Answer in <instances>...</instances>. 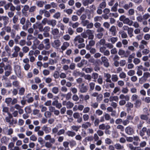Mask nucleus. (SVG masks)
Returning <instances> with one entry per match:
<instances>
[{"label": "nucleus", "instance_id": "1", "mask_svg": "<svg viewBox=\"0 0 150 150\" xmlns=\"http://www.w3.org/2000/svg\"><path fill=\"white\" fill-rule=\"evenodd\" d=\"M119 20L120 21H122L124 24H127L130 26L132 25L133 21L130 20L129 18H126L124 15L121 16L119 18Z\"/></svg>", "mask_w": 150, "mask_h": 150}, {"label": "nucleus", "instance_id": "2", "mask_svg": "<svg viewBox=\"0 0 150 150\" xmlns=\"http://www.w3.org/2000/svg\"><path fill=\"white\" fill-rule=\"evenodd\" d=\"M14 69L16 74L19 78H21L22 77L21 74V66L18 65H15Z\"/></svg>", "mask_w": 150, "mask_h": 150}, {"label": "nucleus", "instance_id": "3", "mask_svg": "<svg viewBox=\"0 0 150 150\" xmlns=\"http://www.w3.org/2000/svg\"><path fill=\"white\" fill-rule=\"evenodd\" d=\"M14 52L11 55V58H13L17 57L18 55V53L20 52L21 48L17 45H15L13 47Z\"/></svg>", "mask_w": 150, "mask_h": 150}, {"label": "nucleus", "instance_id": "4", "mask_svg": "<svg viewBox=\"0 0 150 150\" xmlns=\"http://www.w3.org/2000/svg\"><path fill=\"white\" fill-rule=\"evenodd\" d=\"M3 132L4 134L7 135H11L13 133V129L11 128H9L8 127H4L3 129Z\"/></svg>", "mask_w": 150, "mask_h": 150}, {"label": "nucleus", "instance_id": "5", "mask_svg": "<svg viewBox=\"0 0 150 150\" xmlns=\"http://www.w3.org/2000/svg\"><path fill=\"white\" fill-rule=\"evenodd\" d=\"M51 33L54 39H57L60 37L59 35V30L57 28H52Z\"/></svg>", "mask_w": 150, "mask_h": 150}, {"label": "nucleus", "instance_id": "6", "mask_svg": "<svg viewBox=\"0 0 150 150\" xmlns=\"http://www.w3.org/2000/svg\"><path fill=\"white\" fill-rule=\"evenodd\" d=\"M79 88L81 93H85L87 92L88 87L87 86L85 85L84 83H82L79 86Z\"/></svg>", "mask_w": 150, "mask_h": 150}, {"label": "nucleus", "instance_id": "7", "mask_svg": "<svg viewBox=\"0 0 150 150\" xmlns=\"http://www.w3.org/2000/svg\"><path fill=\"white\" fill-rule=\"evenodd\" d=\"M74 42L75 43L78 42L79 43H83L84 42V39L80 35L76 36L74 40Z\"/></svg>", "mask_w": 150, "mask_h": 150}, {"label": "nucleus", "instance_id": "8", "mask_svg": "<svg viewBox=\"0 0 150 150\" xmlns=\"http://www.w3.org/2000/svg\"><path fill=\"white\" fill-rule=\"evenodd\" d=\"M125 131L126 133L129 135H132L134 132L133 128L130 126L126 127L125 129Z\"/></svg>", "mask_w": 150, "mask_h": 150}, {"label": "nucleus", "instance_id": "9", "mask_svg": "<svg viewBox=\"0 0 150 150\" xmlns=\"http://www.w3.org/2000/svg\"><path fill=\"white\" fill-rule=\"evenodd\" d=\"M86 32L88 39L90 40H93L94 38L93 33L94 31L93 30L88 29L86 30Z\"/></svg>", "mask_w": 150, "mask_h": 150}, {"label": "nucleus", "instance_id": "10", "mask_svg": "<svg viewBox=\"0 0 150 150\" xmlns=\"http://www.w3.org/2000/svg\"><path fill=\"white\" fill-rule=\"evenodd\" d=\"M44 139L46 141H49L52 144L55 142V139L54 138H52L50 135L48 134L46 135L44 137Z\"/></svg>", "mask_w": 150, "mask_h": 150}, {"label": "nucleus", "instance_id": "11", "mask_svg": "<svg viewBox=\"0 0 150 150\" xmlns=\"http://www.w3.org/2000/svg\"><path fill=\"white\" fill-rule=\"evenodd\" d=\"M62 104L63 105H66L67 109L71 108L74 106V104L70 101L67 102L64 101L62 102Z\"/></svg>", "mask_w": 150, "mask_h": 150}, {"label": "nucleus", "instance_id": "12", "mask_svg": "<svg viewBox=\"0 0 150 150\" xmlns=\"http://www.w3.org/2000/svg\"><path fill=\"white\" fill-rule=\"evenodd\" d=\"M12 118V116L11 114V115L9 116L6 117L5 119L6 121L9 123V124L11 125H12L13 124V122L14 121V120L13 119L11 120V119Z\"/></svg>", "mask_w": 150, "mask_h": 150}, {"label": "nucleus", "instance_id": "13", "mask_svg": "<svg viewBox=\"0 0 150 150\" xmlns=\"http://www.w3.org/2000/svg\"><path fill=\"white\" fill-rule=\"evenodd\" d=\"M61 44L60 41L59 40H55L52 44V46L55 48H57Z\"/></svg>", "mask_w": 150, "mask_h": 150}, {"label": "nucleus", "instance_id": "14", "mask_svg": "<svg viewBox=\"0 0 150 150\" xmlns=\"http://www.w3.org/2000/svg\"><path fill=\"white\" fill-rule=\"evenodd\" d=\"M115 83L112 81L106 82L105 84V87L108 89L109 88H113L115 87Z\"/></svg>", "mask_w": 150, "mask_h": 150}, {"label": "nucleus", "instance_id": "15", "mask_svg": "<svg viewBox=\"0 0 150 150\" xmlns=\"http://www.w3.org/2000/svg\"><path fill=\"white\" fill-rule=\"evenodd\" d=\"M109 31L111 33V34L113 36H115L117 34V31L116 27L113 25L111 26L109 29Z\"/></svg>", "mask_w": 150, "mask_h": 150}, {"label": "nucleus", "instance_id": "16", "mask_svg": "<svg viewBox=\"0 0 150 150\" xmlns=\"http://www.w3.org/2000/svg\"><path fill=\"white\" fill-rule=\"evenodd\" d=\"M95 44V42L93 40H91L89 41L88 44L86 45V50H88L90 49V47L94 45Z\"/></svg>", "mask_w": 150, "mask_h": 150}, {"label": "nucleus", "instance_id": "17", "mask_svg": "<svg viewBox=\"0 0 150 150\" xmlns=\"http://www.w3.org/2000/svg\"><path fill=\"white\" fill-rule=\"evenodd\" d=\"M103 76L105 79V81L106 82L111 81L110 79L111 78V76L110 74L108 73H104Z\"/></svg>", "mask_w": 150, "mask_h": 150}, {"label": "nucleus", "instance_id": "18", "mask_svg": "<svg viewBox=\"0 0 150 150\" xmlns=\"http://www.w3.org/2000/svg\"><path fill=\"white\" fill-rule=\"evenodd\" d=\"M69 43L67 42H64L61 47L62 51H64L69 46Z\"/></svg>", "mask_w": 150, "mask_h": 150}, {"label": "nucleus", "instance_id": "19", "mask_svg": "<svg viewBox=\"0 0 150 150\" xmlns=\"http://www.w3.org/2000/svg\"><path fill=\"white\" fill-rule=\"evenodd\" d=\"M57 23V21L54 19H49L48 23V25H51L52 27H54L56 25Z\"/></svg>", "mask_w": 150, "mask_h": 150}, {"label": "nucleus", "instance_id": "20", "mask_svg": "<svg viewBox=\"0 0 150 150\" xmlns=\"http://www.w3.org/2000/svg\"><path fill=\"white\" fill-rule=\"evenodd\" d=\"M42 129L45 132V134H48L50 133L51 131V128L46 125H44L42 127Z\"/></svg>", "mask_w": 150, "mask_h": 150}, {"label": "nucleus", "instance_id": "21", "mask_svg": "<svg viewBox=\"0 0 150 150\" xmlns=\"http://www.w3.org/2000/svg\"><path fill=\"white\" fill-rule=\"evenodd\" d=\"M33 115H37L38 117H41L42 116V115L40 112L39 110L34 109L33 111Z\"/></svg>", "mask_w": 150, "mask_h": 150}, {"label": "nucleus", "instance_id": "22", "mask_svg": "<svg viewBox=\"0 0 150 150\" xmlns=\"http://www.w3.org/2000/svg\"><path fill=\"white\" fill-rule=\"evenodd\" d=\"M9 139L7 137L4 136L1 139L0 141L1 143L7 144L8 142Z\"/></svg>", "mask_w": 150, "mask_h": 150}, {"label": "nucleus", "instance_id": "23", "mask_svg": "<svg viewBox=\"0 0 150 150\" xmlns=\"http://www.w3.org/2000/svg\"><path fill=\"white\" fill-rule=\"evenodd\" d=\"M133 140L134 141L133 142V144L137 146L138 145L139 142L140 141V139L139 137L138 136H135L133 137Z\"/></svg>", "mask_w": 150, "mask_h": 150}, {"label": "nucleus", "instance_id": "24", "mask_svg": "<svg viewBox=\"0 0 150 150\" xmlns=\"http://www.w3.org/2000/svg\"><path fill=\"white\" fill-rule=\"evenodd\" d=\"M118 38L117 37H111L108 39V41L110 42L112 44H115L118 40Z\"/></svg>", "mask_w": 150, "mask_h": 150}, {"label": "nucleus", "instance_id": "25", "mask_svg": "<svg viewBox=\"0 0 150 150\" xmlns=\"http://www.w3.org/2000/svg\"><path fill=\"white\" fill-rule=\"evenodd\" d=\"M87 63V61L84 59H82L81 62L78 64L77 67L79 68H81L84 65H86Z\"/></svg>", "mask_w": 150, "mask_h": 150}, {"label": "nucleus", "instance_id": "26", "mask_svg": "<svg viewBox=\"0 0 150 150\" xmlns=\"http://www.w3.org/2000/svg\"><path fill=\"white\" fill-rule=\"evenodd\" d=\"M9 18L7 16H3L2 20L3 21V25L4 26H6L9 22Z\"/></svg>", "mask_w": 150, "mask_h": 150}, {"label": "nucleus", "instance_id": "27", "mask_svg": "<svg viewBox=\"0 0 150 150\" xmlns=\"http://www.w3.org/2000/svg\"><path fill=\"white\" fill-rule=\"evenodd\" d=\"M119 33L121 35V37L122 38H126L128 37L127 33L124 31H120L119 32Z\"/></svg>", "mask_w": 150, "mask_h": 150}, {"label": "nucleus", "instance_id": "28", "mask_svg": "<svg viewBox=\"0 0 150 150\" xmlns=\"http://www.w3.org/2000/svg\"><path fill=\"white\" fill-rule=\"evenodd\" d=\"M38 59L39 61L43 60V61H46L48 60V57L47 56H45L43 57L42 55H39L38 56Z\"/></svg>", "mask_w": 150, "mask_h": 150}, {"label": "nucleus", "instance_id": "29", "mask_svg": "<svg viewBox=\"0 0 150 150\" xmlns=\"http://www.w3.org/2000/svg\"><path fill=\"white\" fill-rule=\"evenodd\" d=\"M66 134L69 137H73L75 136L76 133L74 132L68 130L66 133Z\"/></svg>", "mask_w": 150, "mask_h": 150}, {"label": "nucleus", "instance_id": "30", "mask_svg": "<svg viewBox=\"0 0 150 150\" xmlns=\"http://www.w3.org/2000/svg\"><path fill=\"white\" fill-rule=\"evenodd\" d=\"M70 60L69 59L63 58L61 60V64L64 65L65 64H68L70 63Z\"/></svg>", "mask_w": 150, "mask_h": 150}, {"label": "nucleus", "instance_id": "31", "mask_svg": "<svg viewBox=\"0 0 150 150\" xmlns=\"http://www.w3.org/2000/svg\"><path fill=\"white\" fill-rule=\"evenodd\" d=\"M119 100L118 97L117 96H111L109 98L110 102H113V101H118Z\"/></svg>", "mask_w": 150, "mask_h": 150}, {"label": "nucleus", "instance_id": "32", "mask_svg": "<svg viewBox=\"0 0 150 150\" xmlns=\"http://www.w3.org/2000/svg\"><path fill=\"white\" fill-rule=\"evenodd\" d=\"M115 148L117 150H122L124 148L123 145H121L119 143H116L114 145Z\"/></svg>", "mask_w": 150, "mask_h": 150}, {"label": "nucleus", "instance_id": "33", "mask_svg": "<svg viewBox=\"0 0 150 150\" xmlns=\"http://www.w3.org/2000/svg\"><path fill=\"white\" fill-rule=\"evenodd\" d=\"M91 124L89 122H87L83 124L81 126L82 128L84 129H87L88 127H91Z\"/></svg>", "mask_w": 150, "mask_h": 150}, {"label": "nucleus", "instance_id": "34", "mask_svg": "<svg viewBox=\"0 0 150 150\" xmlns=\"http://www.w3.org/2000/svg\"><path fill=\"white\" fill-rule=\"evenodd\" d=\"M133 6V4L132 2H129L128 4H125L123 7L126 10H127L129 8L132 7Z\"/></svg>", "mask_w": 150, "mask_h": 150}, {"label": "nucleus", "instance_id": "35", "mask_svg": "<svg viewBox=\"0 0 150 150\" xmlns=\"http://www.w3.org/2000/svg\"><path fill=\"white\" fill-rule=\"evenodd\" d=\"M135 106L136 108H139L141 105V100L139 99L135 101L134 103Z\"/></svg>", "mask_w": 150, "mask_h": 150}, {"label": "nucleus", "instance_id": "36", "mask_svg": "<svg viewBox=\"0 0 150 150\" xmlns=\"http://www.w3.org/2000/svg\"><path fill=\"white\" fill-rule=\"evenodd\" d=\"M118 5V3L117 2H116L112 6L111 9V11L112 12H116L117 11V7Z\"/></svg>", "mask_w": 150, "mask_h": 150}, {"label": "nucleus", "instance_id": "37", "mask_svg": "<svg viewBox=\"0 0 150 150\" xmlns=\"http://www.w3.org/2000/svg\"><path fill=\"white\" fill-rule=\"evenodd\" d=\"M118 77L116 74H112L111 76V81L113 82H116L118 81Z\"/></svg>", "mask_w": 150, "mask_h": 150}, {"label": "nucleus", "instance_id": "38", "mask_svg": "<svg viewBox=\"0 0 150 150\" xmlns=\"http://www.w3.org/2000/svg\"><path fill=\"white\" fill-rule=\"evenodd\" d=\"M146 128L144 127L140 131L139 134L141 136L143 137L144 135L145 132H146Z\"/></svg>", "mask_w": 150, "mask_h": 150}, {"label": "nucleus", "instance_id": "39", "mask_svg": "<svg viewBox=\"0 0 150 150\" xmlns=\"http://www.w3.org/2000/svg\"><path fill=\"white\" fill-rule=\"evenodd\" d=\"M82 71H84L86 73H90L93 71V69L92 68H83L82 69Z\"/></svg>", "mask_w": 150, "mask_h": 150}, {"label": "nucleus", "instance_id": "40", "mask_svg": "<svg viewBox=\"0 0 150 150\" xmlns=\"http://www.w3.org/2000/svg\"><path fill=\"white\" fill-rule=\"evenodd\" d=\"M98 74L94 72L92 73L91 75V78L94 79L93 81H96V80L98 78Z\"/></svg>", "mask_w": 150, "mask_h": 150}, {"label": "nucleus", "instance_id": "41", "mask_svg": "<svg viewBox=\"0 0 150 150\" xmlns=\"http://www.w3.org/2000/svg\"><path fill=\"white\" fill-rule=\"evenodd\" d=\"M73 74L74 76L76 77L79 76H83V74L79 71H74Z\"/></svg>", "mask_w": 150, "mask_h": 150}, {"label": "nucleus", "instance_id": "42", "mask_svg": "<svg viewBox=\"0 0 150 150\" xmlns=\"http://www.w3.org/2000/svg\"><path fill=\"white\" fill-rule=\"evenodd\" d=\"M2 111L3 113H7L8 116L11 115V113L9 112V108L8 107L3 106Z\"/></svg>", "mask_w": 150, "mask_h": 150}, {"label": "nucleus", "instance_id": "43", "mask_svg": "<svg viewBox=\"0 0 150 150\" xmlns=\"http://www.w3.org/2000/svg\"><path fill=\"white\" fill-rule=\"evenodd\" d=\"M133 28L131 27H130V28L127 31V33L130 38H132L133 36Z\"/></svg>", "mask_w": 150, "mask_h": 150}, {"label": "nucleus", "instance_id": "44", "mask_svg": "<svg viewBox=\"0 0 150 150\" xmlns=\"http://www.w3.org/2000/svg\"><path fill=\"white\" fill-rule=\"evenodd\" d=\"M84 11V8L83 7H81L80 9L77 11L76 12V14L78 16H80L81 15L83 12Z\"/></svg>", "mask_w": 150, "mask_h": 150}, {"label": "nucleus", "instance_id": "45", "mask_svg": "<svg viewBox=\"0 0 150 150\" xmlns=\"http://www.w3.org/2000/svg\"><path fill=\"white\" fill-rule=\"evenodd\" d=\"M30 95V94H28L26 96V98H28L27 100V102L29 103L33 102L34 100V99L33 97H29Z\"/></svg>", "mask_w": 150, "mask_h": 150}, {"label": "nucleus", "instance_id": "46", "mask_svg": "<svg viewBox=\"0 0 150 150\" xmlns=\"http://www.w3.org/2000/svg\"><path fill=\"white\" fill-rule=\"evenodd\" d=\"M81 127L80 126L73 125L71 126V129L74 131L77 132Z\"/></svg>", "mask_w": 150, "mask_h": 150}, {"label": "nucleus", "instance_id": "47", "mask_svg": "<svg viewBox=\"0 0 150 150\" xmlns=\"http://www.w3.org/2000/svg\"><path fill=\"white\" fill-rule=\"evenodd\" d=\"M52 115V113L50 111H46L44 113V116L47 118H50Z\"/></svg>", "mask_w": 150, "mask_h": 150}, {"label": "nucleus", "instance_id": "48", "mask_svg": "<svg viewBox=\"0 0 150 150\" xmlns=\"http://www.w3.org/2000/svg\"><path fill=\"white\" fill-rule=\"evenodd\" d=\"M105 41L104 39H101L96 44L97 46L103 45L105 43Z\"/></svg>", "mask_w": 150, "mask_h": 150}, {"label": "nucleus", "instance_id": "49", "mask_svg": "<svg viewBox=\"0 0 150 150\" xmlns=\"http://www.w3.org/2000/svg\"><path fill=\"white\" fill-rule=\"evenodd\" d=\"M53 76L55 79H58L59 77L60 74L59 71H56L54 72Z\"/></svg>", "mask_w": 150, "mask_h": 150}, {"label": "nucleus", "instance_id": "50", "mask_svg": "<svg viewBox=\"0 0 150 150\" xmlns=\"http://www.w3.org/2000/svg\"><path fill=\"white\" fill-rule=\"evenodd\" d=\"M139 97L136 94H133L131 96V99L133 101H135L138 99Z\"/></svg>", "mask_w": 150, "mask_h": 150}, {"label": "nucleus", "instance_id": "51", "mask_svg": "<svg viewBox=\"0 0 150 150\" xmlns=\"http://www.w3.org/2000/svg\"><path fill=\"white\" fill-rule=\"evenodd\" d=\"M9 46L8 45H6L4 47L5 50L8 53L9 56L11 55V53L10 52L11 51V49L9 47Z\"/></svg>", "mask_w": 150, "mask_h": 150}, {"label": "nucleus", "instance_id": "52", "mask_svg": "<svg viewBox=\"0 0 150 150\" xmlns=\"http://www.w3.org/2000/svg\"><path fill=\"white\" fill-rule=\"evenodd\" d=\"M12 101V99L11 98H7L5 99V102L8 105H9L11 103Z\"/></svg>", "mask_w": 150, "mask_h": 150}, {"label": "nucleus", "instance_id": "53", "mask_svg": "<svg viewBox=\"0 0 150 150\" xmlns=\"http://www.w3.org/2000/svg\"><path fill=\"white\" fill-rule=\"evenodd\" d=\"M61 13L58 12L55 13L53 16V17L55 19H58L60 17Z\"/></svg>", "mask_w": 150, "mask_h": 150}, {"label": "nucleus", "instance_id": "54", "mask_svg": "<svg viewBox=\"0 0 150 150\" xmlns=\"http://www.w3.org/2000/svg\"><path fill=\"white\" fill-rule=\"evenodd\" d=\"M52 91L53 93L57 94L59 92V88L57 87H54L52 88Z\"/></svg>", "mask_w": 150, "mask_h": 150}, {"label": "nucleus", "instance_id": "55", "mask_svg": "<svg viewBox=\"0 0 150 150\" xmlns=\"http://www.w3.org/2000/svg\"><path fill=\"white\" fill-rule=\"evenodd\" d=\"M25 91V88L23 87H21L19 88V90L18 94L21 96L23 95Z\"/></svg>", "mask_w": 150, "mask_h": 150}, {"label": "nucleus", "instance_id": "56", "mask_svg": "<svg viewBox=\"0 0 150 150\" xmlns=\"http://www.w3.org/2000/svg\"><path fill=\"white\" fill-rule=\"evenodd\" d=\"M135 74V71L134 70H130L127 72V75L129 76H134Z\"/></svg>", "mask_w": 150, "mask_h": 150}, {"label": "nucleus", "instance_id": "57", "mask_svg": "<svg viewBox=\"0 0 150 150\" xmlns=\"http://www.w3.org/2000/svg\"><path fill=\"white\" fill-rule=\"evenodd\" d=\"M89 86L90 87V91H92L94 88L95 83L93 82H90L89 84Z\"/></svg>", "mask_w": 150, "mask_h": 150}, {"label": "nucleus", "instance_id": "58", "mask_svg": "<svg viewBox=\"0 0 150 150\" xmlns=\"http://www.w3.org/2000/svg\"><path fill=\"white\" fill-rule=\"evenodd\" d=\"M147 79L143 76L139 79V82L140 84H142L145 82Z\"/></svg>", "mask_w": 150, "mask_h": 150}, {"label": "nucleus", "instance_id": "59", "mask_svg": "<svg viewBox=\"0 0 150 150\" xmlns=\"http://www.w3.org/2000/svg\"><path fill=\"white\" fill-rule=\"evenodd\" d=\"M106 3L105 1L104 0V1L101 2L99 4V7L100 8H105L106 6Z\"/></svg>", "mask_w": 150, "mask_h": 150}, {"label": "nucleus", "instance_id": "60", "mask_svg": "<svg viewBox=\"0 0 150 150\" xmlns=\"http://www.w3.org/2000/svg\"><path fill=\"white\" fill-rule=\"evenodd\" d=\"M103 98V95L101 94H100L98 95L96 98L97 101L100 102L102 100Z\"/></svg>", "mask_w": 150, "mask_h": 150}, {"label": "nucleus", "instance_id": "61", "mask_svg": "<svg viewBox=\"0 0 150 150\" xmlns=\"http://www.w3.org/2000/svg\"><path fill=\"white\" fill-rule=\"evenodd\" d=\"M36 4L38 6L42 7L43 6L44 2L42 1H38L36 2Z\"/></svg>", "mask_w": 150, "mask_h": 150}, {"label": "nucleus", "instance_id": "62", "mask_svg": "<svg viewBox=\"0 0 150 150\" xmlns=\"http://www.w3.org/2000/svg\"><path fill=\"white\" fill-rule=\"evenodd\" d=\"M141 62L140 60L137 58H135L133 60V62L135 65H138Z\"/></svg>", "mask_w": 150, "mask_h": 150}, {"label": "nucleus", "instance_id": "63", "mask_svg": "<svg viewBox=\"0 0 150 150\" xmlns=\"http://www.w3.org/2000/svg\"><path fill=\"white\" fill-rule=\"evenodd\" d=\"M30 139L32 141L35 142L37 140V138L35 135L32 134L30 137Z\"/></svg>", "mask_w": 150, "mask_h": 150}, {"label": "nucleus", "instance_id": "64", "mask_svg": "<svg viewBox=\"0 0 150 150\" xmlns=\"http://www.w3.org/2000/svg\"><path fill=\"white\" fill-rule=\"evenodd\" d=\"M14 42L13 40L11 39L9 40L8 42V46L10 47H12L14 45Z\"/></svg>", "mask_w": 150, "mask_h": 150}]
</instances>
